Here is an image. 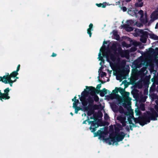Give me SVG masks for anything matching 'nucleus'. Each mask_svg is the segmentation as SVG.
<instances>
[{
  "instance_id": "obj_1",
  "label": "nucleus",
  "mask_w": 158,
  "mask_h": 158,
  "mask_svg": "<svg viewBox=\"0 0 158 158\" xmlns=\"http://www.w3.org/2000/svg\"><path fill=\"white\" fill-rule=\"evenodd\" d=\"M126 134L122 131L118 133L117 134H114V136H111L109 138H104L103 136V140L108 144L110 145L112 144V142L113 143V144L114 143L116 142L122 141L125 137Z\"/></svg>"
},
{
  "instance_id": "obj_2",
  "label": "nucleus",
  "mask_w": 158,
  "mask_h": 158,
  "mask_svg": "<svg viewBox=\"0 0 158 158\" xmlns=\"http://www.w3.org/2000/svg\"><path fill=\"white\" fill-rule=\"evenodd\" d=\"M10 74L8 73H6V75L3 77L0 76V81L6 84H9L10 86H12L13 83L16 81V79L12 80L10 78Z\"/></svg>"
},
{
  "instance_id": "obj_3",
  "label": "nucleus",
  "mask_w": 158,
  "mask_h": 158,
  "mask_svg": "<svg viewBox=\"0 0 158 158\" xmlns=\"http://www.w3.org/2000/svg\"><path fill=\"white\" fill-rule=\"evenodd\" d=\"M146 112L148 115L149 116L151 120L156 121L157 120L158 114L153 108H151L150 111H146Z\"/></svg>"
},
{
  "instance_id": "obj_4",
  "label": "nucleus",
  "mask_w": 158,
  "mask_h": 158,
  "mask_svg": "<svg viewBox=\"0 0 158 158\" xmlns=\"http://www.w3.org/2000/svg\"><path fill=\"white\" fill-rule=\"evenodd\" d=\"M103 56L106 58V60L108 62L110 63V59L113 62H114L116 60V57L110 51H107L104 52L103 53Z\"/></svg>"
},
{
  "instance_id": "obj_5",
  "label": "nucleus",
  "mask_w": 158,
  "mask_h": 158,
  "mask_svg": "<svg viewBox=\"0 0 158 158\" xmlns=\"http://www.w3.org/2000/svg\"><path fill=\"white\" fill-rule=\"evenodd\" d=\"M125 89H114L112 91L113 94L111 95L112 99L115 98L118 92H124L123 97L128 98L130 97L129 95L130 93L129 92H125Z\"/></svg>"
},
{
  "instance_id": "obj_6",
  "label": "nucleus",
  "mask_w": 158,
  "mask_h": 158,
  "mask_svg": "<svg viewBox=\"0 0 158 158\" xmlns=\"http://www.w3.org/2000/svg\"><path fill=\"white\" fill-rule=\"evenodd\" d=\"M131 98L130 97L128 98L123 97L122 100V105L125 108L127 109L129 107H131Z\"/></svg>"
},
{
  "instance_id": "obj_7",
  "label": "nucleus",
  "mask_w": 158,
  "mask_h": 158,
  "mask_svg": "<svg viewBox=\"0 0 158 158\" xmlns=\"http://www.w3.org/2000/svg\"><path fill=\"white\" fill-rule=\"evenodd\" d=\"M116 78L117 80L120 81L126 79V71L124 70L119 71L116 76Z\"/></svg>"
},
{
  "instance_id": "obj_8",
  "label": "nucleus",
  "mask_w": 158,
  "mask_h": 158,
  "mask_svg": "<svg viewBox=\"0 0 158 158\" xmlns=\"http://www.w3.org/2000/svg\"><path fill=\"white\" fill-rule=\"evenodd\" d=\"M127 24H125L123 25V26L125 28L126 31H130L133 30V28L132 27H131L130 25L132 26L134 25V21L131 20H129L127 21Z\"/></svg>"
},
{
  "instance_id": "obj_9",
  "label": "nucleus",
  "mask_w": 158,
  "mask_h": 158,
  "mask_svg": "<svg viewBox=\"0 0 158 158\" xmlns=\"http://www.w3.org/2000/svg\"><path fill=\"white\" fill-rule=\"evenodd\" d=\"M140 119L142 123V124H146L147 123H149L150 122V119L149 117V116L147 114L144 113L143 115L140 116Z\"/></svg>"
},
{
  "instance_id": "obj_10",
  "label": "nucleus",
  "mask_w": 158,
  "mask_h": 158,
  "mask_svg": "<svg viewBox=\"0 0 158 158\" xmlns=\"http://www.w3.org/2000/svg\"><path fill=\"white\" fill-rule=\"evenodd\" d=\"M117 119L122 124L123 127H125L126 126V123L127 122L126 120V116L124 115H121L117 116Z\"/></svg>"
},
{
  "instance_id": "obj_11",
  "label": "nucleus",
  "mask_w": 158,
  "mask_h": 158,
  "mask_svg": "<svg viewBox=\"0 0 158 158\" xmlns=\"http://www.w3.org/2000/svg\"><path fill=\"white\" fill-rule=\"evenodd\" d=\"M20 64L18 65L17 67V69L16 71H14L12 72L10 74V79H11V78L13 77H16L18 74L19 73H18V72L19 70L20 69Z\"/></svg>"
},
{
  "instance_id": "obj_12",
  "label": "nucleus",
  "mask_w": 158,
  "mask_h": 158,
  "mask_svg": "<svg viewBox=\"0 0 158 158\" xmlns=\"http://www.w3.org/2000/svg\"><path fill=\"white\" fill-rule=\"evenodd\" d=\"M143 87L142 79H141L136 82V85L131 87V89H136L137 88L138 89H141Z\"/></svg>"
},
{
  "instance_id": "obj_13",
  "label": "nucleus",
  "mask_w": 158,
  "mask_h": 158,
  "mask_svg": "<svg viewBox=\"0 0 158 158\" xmlns=\"http://www.w3.org/2000/svg\"><path fill=\"white\" fill-rule=\"evenodd\" d=\"M150 94L151 92H154L156 91L158 92V89H149ZM149 95L151 96L152 100L156 99L158 101V96L155 93L151 94H149Z\"/></svg>"
},
{
  "instance_id": "obj_14",
  "label": "nucleus",
  "mask_w": 158,
  "mask_h": 158,
  "mask_svg": "<svg viewBox=\"0 0 158 158\" xmlns=\"http://www.w3.org/2000/svg\"><path fill=\"white\" fill-rule=\"evenodd\" d=\"M85 110L88 111L87 115L88 116H90L94 113V110L92 109V105H89L87 107L85 108Z\"/></svg>"
},
{
  "instance_id": "obj_15",
  "label": "nucleus",
  "mask_w": 158,
  "mask_h": 158,
  "mask_svg": "<svg viewBox=\"0 0 158 158\" xmlns=\"http://www.w3.org/2000/svg\"><path fill=\"white\" fill-rule=\"evenodd\" d=\"M138 11V10H134L133 9L130 8L128 9L127 12L129 15H131V16H135L136 17L137 15V14Z\"/></svg>"
},
{
  "instance_id": "obj_16",
  "label": "nucleus",
  "mask_w": 158,
  "mask_h": 158,
  "mask_svg": "<svg viewBox=\"0 0 158 158\" xmlns=\"http://www.w3.org/2000/svg\"><path fill=\"white\" fill-rule=\"evenodd\" d=\"M84 90L82 92L81 94V96L84 97L86 98L89 94V91L94 90L95 91H100L101 89H88V91H87V89H84Z\"/></svg>"
},
{
  "instance_id": "obj_17",
  "label": "nucleus",
  "mask_w": 158,
  "mask_h": 158,
  "mask_svg": "<svg viewBox=\"0 0 158 158\" xmlns=\"http://www.w3.org/2000/svg\"><path fill=\"white\" fill-rule=\"evenodd\" d=\"M122 127L121 125L119 123L116 124V125L114 126V134H117L120 132V131L122 129Z\"/></svg>"
},
{
  "instance_id": "obj_18",
  "label": "nucleus",
  "mask_w": 158,
  "mask_h": 158,
  "mask_svg": "<svg viewBox=\"0 0 158 158\" xmlns=\"http://www.w3.org/2000/svg\"><path fill=\"white\" fill-rule=\"evenodd\" d=\"M10 89H4V93H2L3 96L4 97V100H8L10 98V97L9 96V92Z\"/></svg>"
},
{
  "instance_id": "obj_19",
  "label": "nucleus",
  "mask_w": 158,
  "mask_h": 158,
  "mask_svg": "<svg viewBox=\"0 0 158 158\" xmlns=\"http://www.w3.org/2000/svg\"><path fill=\"white\" fill-rule=\"evenodd\" d=\"M132 117L133 118V119L135 124L139 123L142 126H143L145 125L146 123H144V124H142V123L141 121V119H140V116H139L138 118H135L134 117L133 115H132Z\"/></svg>"
},
{
  "instance_id": "obj_20",
  "label": "nucleus",
  "mask_w": 158,
  "mask_h": 158,
  "mask_svg": "<svg viewBox=\"0 0 158 158\" xmlns=\"http://www.w3.org/2000/svg\"><path fill=\"white\" fill-rule=\"evenodd\" d=\"M139 89H132V94L134 97L135 98H138L139 97Z\"/></svg>"
},
{
  "instance_id": "obj_21",
  "label": "nucleus",
  "mask_w": 158,
  "mask_h": 158,
  "mask_svg": "<svg viewBox=\"0 0 158 158\" xmlns=\"http://www.w3.org/2000/svg\"><path fill=\"white\" fill-rule=\"evenodd\" d=\"M93 24L92 23H91L89 25V28L87 30V33L89 35L90 37H91L92 33L91 31H92L93 30Z\"/></svg>"
},
{
  "instance_id": "obj_22",
  "label": "nucleus",
  "mask_w": 158,
  "mask_h": 158,
  "mask_svg": "<svg viewBox=\"0 0 158 158\" xmlns=\"http://www.w3.org/2000/svg\"><path fill=\"white\" fill-rule=\"evenodd\" d=\"M151 17L154 19H157L158 18V11H153L151 15Z\"/></svg>"
},
{
  "instance_id": "obj_23",
  "label": "nucleus",
  "mask_w": 158,
  "mask_h": 158,
  "mask_svg": "<svg viewBox=\"0 0 158 158\" xmlns=\"http://www.w3.org/2000/svg\"><path fill=\"white\" fill-rule=\"evenodd\" d=\"M137 78L136 77H131L130 80V84L133 86H134L136 83V81Z\"/></svg>"
},
{
  "instance_id": "obj_24",
  "label": "nucleus",
  "mask_w": 158,
  "mask_h": 158,
  "mask_svg": "<svg viewBox=\"0 0 158 158\" xmlns=\"http://www.w3.org/2000/svg\"><path fill=\"white\" fill-rule=\"evenodd\" d=\"M145 19L143 17L142 19H141L140 20L141 22L143 24H146L148 22V18L147 14L146 12L145 13Z\"/></svg>"
},
{
  "instance_id": "obj_25",
  "label": "nucleus",
  "mask_w": 158,
  "mask_h": 158,
  "mask_svg": "<svg viewBox=\"0 0 158 158\" xmlns=\"http://www.w3.org/2000/svg\"><path fill=\"white\" fill-rule=\"evenodd\" d=\"M94 137L99 136V137L101 138L102 137V134L104 133V132L103 131L99 130L97 132H94Z\"/></svg>"
},
{
  "instance_id": "obj_26",
  "label": "nucleus",
  "mask_w": 158,
  "mask_h": 158,
  "mask_svg": "<svg viewBox=\"0 0 158 158\" xmlns=\"http://www.w3.org/2000/svg\"><path fill=\"white\" fill-rule=\"evenodd\" d=\"M109 124V123L106 121H98V125L97 126V127H98L99 126L102 127L105 126L106 125H108Z\"/></svg>"
},
{
  "instance_id": "obj_27",
  "label": "nucleus",
  "mask_w": 158,
  "mask_h": 158,
  "mask_svg": "<svg viewBox=\"0 0 158 158\" xmlns=\"http://www.w3.org/2000/svg\"><path fill=\"white\" fill-rule=\"evenodd\" d=\"M101 87V84H99L98 85L96 88L95 87L92 86H85L86 88L85 89H100Z\"/></svg>"
},
{
  "instance_id": "obj_28",
  "label": "nucleus",
  "mask_w": 158,
  "mask_h": 158,
  "mask_svg": "<svg viewBox=\"0 0 158 158\" xmlns=\"http://www.w3.org/2000/svg\"><path fill=\"white\" fill-rule=\"evenodd\" d=\"M149 81L147 80L144 79L143 80H142L143 86H144L146 87H147L146 88H145V89H148L149 85Z\"/></svg>"
},
{
  "instance_id": "obj_29",
  "label": "nucleus",
  "mask_w": 158,
  "mask_h": 158,
  "mask_svg": "<svg viewBox=\"0 0 158 158\" xmlns=\"http://www.w3.org/2000/svg\"><path fill=\"white\" fill-rule=\"evenodd\" d=\"M151 81L156 85L158 84V77H156V75L155 74L153 77L151 79Z\"/></svg>"
},
{
  "instance_id": "obj_30",
  "label": "nucleus",
  "mask_w": 158,
  "mask_h": 158,
  "mask_svg": "<svg viewBox=\"0 0 158 158\" xmlns=\"http://www.w3.org/2000/svg\"><path fill=\"white\" fill-rule=\"evenodd\" d=\"M98 122L96 120L91 121V124L90 127H96L98 125Z\"/></svg>"
},
{
  "instance_id": "obj_31",
  "label": "nucleus",
  "mask_w": 158,
  "mask_h": 158,
  "mask_svg": "<svg viewBox=\"0 0 158 158\" xmlns=\"http://www.w3.org/2000/svg\"><path fill=\"white\" fill-rule=\"evenodd\" d=\"M98 122L96 120L91 121V124L90 127H96L98 125Z\"/></svg>"
},
{
  "instance_id": "obj_32",
  "label": "nucleus",
  "mask_w": 158,
  "mask_h": 158,
  "mask_svg": "<svg viewBox=\"0 0 158 158\" xmlns=\"http://www.w3.org/2000/svg\"><path fill=\"white\" fill-rule=\"evenodd\" d=\"M143 6V3L142 2H136L135 6L136 7H142Z\"/></svg>"
},
{
  "instance_id": "obj_33",
  "label": "nucleus",
  "mask_w": 158,
  "mask_h": 158,
  "mask_svg": "<svg viewBox=\"0 0 158 158\" xmlns=\"http://www.w3.org/2000/svg\"><path fill=\"white\" fill-rule=\"evenodd\" d=\"M139 109L142 111H144L145 110L144 104L142 103L140 104Z\"/></svg>"
},
{
  "instance_id": "obj_34",
  "label": "nucleus",
  "mask_w": 158,
  "mask_h": 158,
  "mask_svg": "<svg viewBox=\"0 0 158 158\" xmlns=\"http://www.w3.org/2000/svg\"><path fill=\"white\" fill-rule=\"evenodd\" d=\"M135 113L136 115H140L142 114L141 112L139 110L138 108H137L135 110Z\"/></svg>"
},
{
  "instance_id": "obj_35",
  "label": "nucleus",
  "mask_w": 158,
  "mask_h": 158,
  "mask_svg": "<svg viewBox=\"0 0 158 158\" xmlns=\"http://www.w3.org/2000/svg\"><path fill=\"white\" fill-rule=\"evenodd\" d=\"M155 103L156 105H155L154 106V109L157 113L158 114V101L156 100Z\"/></svg>"
},
{
  "instance_id": "obj_36",
  "label": "nucleus",
  "mask_w": 158,
  "mask_h": 158,
  "mask_svg": "<svg viewBox=\"0 0 158 158\" xmlns=\"http://www.w3.org/2000/svg\"><path fill=\"white\" fill-rule=\"evenodd\" d=\"M137 14H139V15H140V20L142 19L143 17L144 16V13L143 11L141 10L139 11H138L137 12Z\"/></svg>"
},
{
  "instance_id": "obj_37",
  "label": "nucleus",
  "mask_w": 158,
  "mask_h": 158,
  "mask_svg": "<svg viewBox=\"0 0 158 158\" xmlns=\"http://www.w3.org/2000/svg\"><path fill=\"white\" fill-rule=\"evenodd\" d=\"M147 38L144 37L140 36V41L142 43H145L146 42Z\"/></svg>"
},
{
  "instance_id": "obj_38",
  "label": "nucleus",
  "mask_w": 158,
  "mask_h": 158,
  "mask_svg": "<svg viewBox=\"0 0 158 158\" xmlns=\"http://www.w3.org/2000/svg\"><path fill=\"white\" fill-rule=\"evenodd\" d=\"M73 101L74 102L73 103V107H76L77 106L78 104L79 103V101L78 99L75 100Z\"/></svg>"
},
{
  "instance_id": "obj_39",
  "label": "nucleus",
  "mask_w": 158,
  "mask_h": 158,
  "mask_svg": "<svg viewBox=\"0 0 158 158\" xmlns=\"http://www.w3.org/2000/svg\"><path fill=\"white\" fill-rule=\"evenodd\" d=\"M132 115L131 116L129 115V116L127 118V120L128 122V123L129 124L131 125L133 124V123L132 122V120H131V119H133V118L132 117Z\"/></svg>"
},
{
  "instance_id": "obj_40",
  "label": "nucleus",
  "mask_w": 158,
  "mask_h": 158,
  "mask_svg": "<svg viewBox=\"0 0 158 158\" xmlns=\"http://www.w3.org/2000/svg\"><path fill=\"white\" fill-rule=\"evenodd\" d=\"M93 127H90L89 128V130L91 131V132L93 133H94L96 130V128L98 127H94L92 128Z\"/></svg>"
},
{
  "instance_id": "obj_41",
  "label": "nucleus",
  "mask_w": 158,
  "mask_h": 158,
  "mask_svg": "<svg viewBox=\"0 0 158 158\" xmlns=\"http://www.w3.org/2000/svg\"><path fill=\"white\" fill-rule=\"evenodd\" d=\"M149 35V33L147 31H145L143 34L141 35V36L144 37L146 38H148V35Z\"/></svg>"
},
{
  "instance_id": "obj_42",
  "label": "nucleus",
  "mask_w": 158,
  "mask_h": 158,
  "mask_svg": "<svg viewBox=\"0 0 158 158\" xmlns=\"http://www.w3.org/2000/svg\"><path fill=\"white\" fill-rule=\"evenodd\" d=\"M74 109H75V113L76 114H77L78 113V112L79 110H81L82 109L78 106H77L76 107H73Z\"/></svg>"
},
{
  "instance_id": "obj_43",
  "label": "nucleus",
  "mask_w": 158,
  "mask_h": 158,
  "mask_svg": "<svg viewBox=\"0 0 158 158\" xmlns=\"http://www.w3.org/2000/svg\"><path fill=\"white\" fill-rule=\"evenodd\" d=\"M101 50L100 52L98 53V58L99 59V60H101L102 61H104V60L102 57L101 56Z\"/></svg>"
},
{
  "instance_id": "obj_44",
  "label": "nucleus",
  "mask_w": 158,
  "mask_h": 158,
  "mask_svg": "<svg viewBox=\"0 0 158 158\" xmlns=\"http://www.w3.org/2000/svg\"><path fill=\"white\" fill-rule=\"evenodd\" d=\"M124 110L122 106H120L119 109V111L121 114H123L124 113Z\"/></svg>"
},
{
  "instance_id": "obj_45",
  "label": "nucleus",
  "mask_w": 158,
  "mask_h": 158,
  "mask_svg": "<svg viewBox=\"0 0 158 158\" xmlns=\"http://www.w3.org/2000/svg\"><path fill=\"white\" fill-rule=\"evenodd\" d=\"M88 102L89 103V104L88 106L91 105H93V103H94V100L92 98H89L88 100Z\"/></svg>"
},
{
  "instance_id": "obj_46",
  "label": "nucleus",
  "mask_w": 158,
  "mask_h": 158,
  "mask_svg": "<svg viewBox=\"0 0 158 158\" xmlns=\"http://www.w3.org/2000/svg\"><path fill=\"white\" fill-rule=\"evenodd\" d=\"M92 105V108H93V109L92 110H97L99 108V105L95 104L93 106V105Z\"/></svg>"
},
{
  "instance_id": "obj_47",
  "label": "nucleus",
  "mask_w": 158,
  "mask_h": 158,
  "mask_svg": "<svg viewBox=\"0 0 158 158\" xmlns=\"http://www.w3.org/2000/svg\"><path fill=\"white\" fill-rule=\"evenodd\" d=\"M3 96L2 93L1 92V90L0 89V100L2 101H3V100H4V98Z\"/></svg>"
},
{
  "instance_id": "obj_48",
  "label": "nucleus",
  "mask_w": 158,
  "mask_h": 158,
  "mask_svg": "<svg viewBox=\"0 0 158 158\" xmlns=\"http://www.w3.org/2000/svg\"><path fill=\"white\" fill-rule=\"evenodd\" d=\"M86 98L82 96H81V97L79 98L81 102L86 100Z\"/></svg>"
},
{
  "instance_id": "obj_49",
  "label": "nucleus",
  "mask_w": 158,
  "mask_h": 158,
  "mask_svg": "<svg viewBox=\"0 0 158 158\" xmlns=\"http://www.w3.org/2000/svg\"><path fill=\"white\" fill-rule=\"evenodd\" d=\"M94 100L96 102L98 101L99 98L97 95H95L94 97Z\"/></svg>"
},
{
  "instance_id": "obj_50",
  "label": "nucleus",
  "mask_w": 158,
  "mask_h": 158,
  "mask_svg": "<svg viewBox=\"0 0 158 158\" xmlns=\"http://www.w3.org/2000/svg\"><path fill=\"white\" fill-rule=\"evenodd\" d=\"M106 73H105L103 71H102L101 72V74H100V76L102 77H103L104 76H106Z\"/></svg>"
},
{
  "instance_id": "obj_51",
  "label": "nucleus",
  "mask_w": 158,
  "mask_h": 158,
  "mask_svg": "<svg viewBox=\"0 0 158 158\" xmlns=\"http://www.w3.org/2000/svg\"><path fill=\"white\" fill-rule=\"evenodd\" d=\"M109 118V115L107 114H105L104 116V118L105 120H108Z\"/></svg>"
},
{
  "instance_id": "obj_52",
  "label": "nucleus",
  "mask_w": 158,
  "mask_h": 158,
  "mask_svg": "<svg viewBox=\"0 0 158 158\" xmlns=\"http://www.w3.org/2000/svg\"><path fill=\"white\" fill-rule=\"evenodd\" d=\"M156 83H154L153 82L152 86L150 88V89H158L157 88H156Z\"/></svg>"
},
{
  "instance_id": "obj_53",
  "label": "nucleus",
  "mask_w": 158,
  "mask_h": 158,
  "mask_svg": "<svg viewBox=\"0 0 158 158\" xmlns=\"http://www.w3.org/2000/svg\"><path fill=\"white\" fill-rule=\"evenodd\" d=\"M114 39L117 40H118L120 39L119 35L118 34L114 36Z\"/></svg>"
},
{
  "instance_id": "obj_54",
  "label": "nucleus",
  "mask_w": 158,
  "mask_h": 158,
  "mask_svg": "<svg viewBox=\"0 0 158 158\" xmlns=\"http://www.w3.org/2000/svg\"><path fill=\"white\" fill-rule=\"evenodd\" d=\"M82 103L84 106H85L87 105L88 104V102H87V101H86V100H85V101L82 102Z\"/></svg>"
},
{
  "instance_id": "obj_55",
  "label": "nucleus",
  "mask_w": 158,
  "mask_h": 158,
  "mask_svg": "<svg viewBox=\"0 0 158 158\" xmlns=\"http://www.w3.org/2000/svg\"><path fill=\"white\" fill-rule=\"evenodd\" d=\"M112 49L114 50H116L117 49L116 45L114 44H113L112 46Z\"/></svg>"
},
{
  "instance_id": "obj_56",
  "label": "nucleus",
  "mask_w": 158,
  "mask_h": 158,
  "mask_svg": "<svg viewBox=\"0 0 158 158\" xmlns=\"http://www.w3.org/2000/svg\"><path fill=\"white\" fill-rule=\"evenodd\" d=\"M117 108V106L116 105H114L112 106V109L115 112V109Z\"/></svg>"
},
{
  "instance_id": "obj_57",
  "label": "nucleus",
  "mask_w": 158,
  "mask_h": 158,
  "mask_svg": "<svg viewBox=\"0 0 158 158\" xmlns=\"http://www.w3.org/2000/svg\"><path fill=\"white\" fill-rule=\"evenodd\" d=\"M155 35L154 34H149V35L150 36V38L151 39H153L155 36Z\"/></svg>"
},
{
  "instance_id": "obj_58",
  "label": "nucleus",
  "mask_w": 158,
  "mask_h": 158,
  "mask_svg": "<svg viewBox=\"0 0 158 158\" xmlns=\"http://www.w3.org/2000/svg\"><path fill=\"white\" fill-rule=\"evenodd\" d=\"M102 90L100 92V95L101 97H103L105 95V94Z\"/></svg>"
},
{
  "instance_id": "obj_59",
  "label": "nucleus",
  "mask_w": 158,
  "mask_h": 158,
  "mask_svg": "<svg viewBox=\"0 0 158 158\" xmlns=\"http://www.w3.org/2000/svg\"><path fill=\"white\" fill-rule=\"evenodd\" d=\"M121 8L124 12L126 11L127 10V8L125 6H123Z\"/></svg>"
},
{
  "instance_id": "obj_60",
  "label": "nucleus",
  "mask_w": 158,
  "mask_h": 158,
  "mask_svg": "<svg viewBox=\"0 0 158 158\" xmlns=\"http://www.w3.org/2000/svg\"><path fill=\"white\" fill-rule=\"evenodd\" d=\"M93 117H94V120L97 121V117H98L97 115L96 114H94L93 115Z\"/></svg>"
},
{
  "instance_id": "obj_61",
  "label": "nucleus",
  "mask_w": 158,
  "mask_h": 158,
  "mask_svg": "<svg viewBox=\"0 0 158 158\" xmlns=\"http://www.w3.org/2000/svg\"><path fill=\"white\" fill-rule=\"evenodd\" d=\"M123 114H124L125 115L127 116H128L129 115V113L127 111H124V113Z\"/></svg>"
},
{
  "instance_id": "obj_62",
  "label": "nucleus",
  "mask_w": 158,
  "mask_h": 158,
  "mask_svg": "<svg viewBox=\"0 0 158 158\" xmlns=\"http://www.w3.org/2000/svg\"><path fill=\"white\" fill-rule=\"evenodd\" d=\"M112 70H107V72H108V74H109V76H111V74L112 73Z\"/></svg>"
},
{
  "instance_id": "obj_63",
  "label": "nucleus",
  "mask_w": 158,
  "mask_h": 158,
  "mask_svg": "<svg viewBox=\"0 0 158 158\" xmlns=\"http://www.w3.org/2000/svg\"><path fill=\"white\" fill-rule=\"evenodd\" d=\"M96 5L98 7H101V6H102V3H99V4H98V3H96Z\"/></svg>"
},
{
  "instance_id": "obj_64",
  "label": "nucleus",
  "mask_w": 158,
  "mask_h": 158,
  "mask_svg": "<svg viewBox=\"0 0 158 158\" xmlns=\"http://www.w3.org/2000/svg\"><path fill=\"white\" fill-rule=\"evenodd\" d=\"M118 34V33L117 31H114L113 32V35L114 36L115 35Z\"/></svg>"
}]
</instances>
